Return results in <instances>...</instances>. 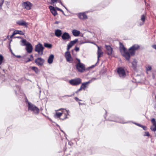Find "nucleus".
<instances>
[{"label": "nucleus", "mask_w": 156, "mask_h": 156, "mask_svg": "<svg viewBox=\"0 0 156 156\" xmlns=\"http://www.w3.org/2000/svg\"><path fill=\"white\" fill-rule=\"evenodd\" d=\"M140 47L139 45L134 44L129 49V52L125 51L123 54V56L128 61H129L130 56H133L135 55V51L137 50Z\"/></svg>", "instance_id": "obj_1"}, {"label": "nucleus", "mask_w": 156, "mask_h": 156, "mask_svg": "<svg viewBox=\"0 0 156 156\" xmlns=\"http://www.w3.org/2000/svg\"><path fill=\"white\" fill-rule=\"evenodd\" d=\"M57 111H61L62 112H56L55 114L54 115V117L56 118H60L61 115L64 113L65 117L63 119H62V120H64L66 118L67 115H69V110H67L63 108H61L58 110Z\"/></svg>", "instance_id": "obj_2"}, {"label": "nucleus", "mask_w": 156, "mask_h": 156, "mask_svg": "<svg viewBox=\"0 0 156 156\" xmlns=\"http://www.w3.org/2000/svg\"><path fill=\"white\" fill-rule=\"evenodd\" d=\"M28 110L32 112L36 115L38 114L40 111L39 109L37 106L30 102H28Z\"/></svg>", "instance_id": "obj_3"}, {"label": "nucleus", "mask_w": 156, "mask_h": 156, "mask_svg": "<svg viewBox=\"0 0 156 156\" xmlns=\"http://www.w3.org/2000/svg\"><path fill=\"white\" fill-rule=\"evenodd\" d=\"M76 59L77 61L78 62L76 63V67L78 72L80 73L83 72L86 69V68L85 65L80 62V59L77 58H76Z\"/></svg>", "instance_id": "obj_4"}, {"label": "nucleus", "mask_w": 156, "mask_h": 156, "mask_svg": "<svg viewBox=\"0 0 156 156\" xmlns=\"http://www.w3.org/2000/svg\"><path fill=\"white\" fill-rule=\"evenodd\" d=\"M44 49V48L42 44L40 43H38L35 45L34 50L39 55H42L43 54Z\"/></svg>", "instance_id": "obj_5"}, {"label": "nucleus", "mask_w": 156, "mask_h": 156, "mask_svg": "<svg viewBox=\"0 0 156 156\" xmlns=\"http://www.w3.org/2000/svg\"><path fill=\"white\" fill-rule=\"evenodd\" d=\"M82 80L80 78H76L70 80L69 83L73 86H77L81 83Z\"/></svg>", "instance_id": "obj_6"}, {"label": "nucleus", "mask_w": 156, "mask_h": 156, "mask_svg": "<svg viewBox=\"0 0 156 156\" xmlns=\"http://www.w3.org/2000/svg\"><path fill=\"white\" fill-rule=\"evenodd\" d=\"M65 57L67 62L70 63H72L73 62V59L72 58L70 52L67 51L65 53Z\"/></svg>", "instance_id": "obj_7"}, {"label": "nucleus", "mask_w": 156, "mask_h": 156, "mask_svg": "<svg viewBox=\"0 0 156 156\" xmlns=\"http://www.w3.org/2000/svg\"><path fill=\"white\" fill-rule=\"evenodd\" d=\"M117 73L120 77L123 78L126 75L125 71L124 69L122 67H119L118 68Z\"/></svg>", "instance_id": "obj_8"}, {"label": "nucleus", "mask_w": 156, "mask_h": 156, "mask_svg": "<svg viewBox=\"0 0 156 156\" xmlns=\"http://www.w3.org/2000/svg\"><path fill=\"white\" fill-rule=\"evenodd\" d=\"M97 79L95 78H92L90 80L87 82H84L82 83L81 87L84 90H85L86 88L88 86V84L91 83L93 81L96 80Z\"/></svg>", "instance_id": "obj_9"}, {"label": "nucleus", "mask_w": 156, "mask_h": 156, "mask_svg": "<svg viewBox=\"0 0 156 156\" xmlns=\"http://www.w3.org/2000/svg\"><path fill=\"white\" fill-rule=\"evenodd\" d=\"M44 61L43 58H38L35 59L34 62L37 65L41 66L43 65Z\"/></svg>", "instance_id": "obj_10"}, {"label": "nucleus", "mask_w": 156, "mask_h": 156, "mask_svg": "<svg viewBox=\"0 0 156 156\" xmlns=\"http://www.w3.org/2000/svg\"><path fill=\"white\" fill-rule=\"evenodd\" d=\"M98 50L97 51L98 55V61L94 65L92 66L93 67H94L97 64L99 60V58L102 56L103 52L102 51L101 49L98 46Z\"/></svg>", "instance_id": "obj_11"}, {"label": "nucleus", "mask_w": 156, "mask_h": 156, "mask_svg": "<svg viewBox=\"0 0 156 156\" xmlns=\"http://www.w3.org/2000/svg\"><path fill=\"white\" fill-rule=\"evenodd\" d=\"M22 6L27 10H30L31 8L32 4L29 2H27L23 3Z\"/></svg>", "instance_id": "obj_12"}, {"label": "nucleus", "mask_w": 156, "mask_h": 156, "mask_svg": "<svg viewBox=\"0 0 156 156\" xmlns=\"http://www.w3.org/2000/svg\"><path fill=\"white\" fill-rule=\"evenodd\" d=\"M70 38L69 34L67 32L64 33L62 36V39L66 41H68Z\"/></svg>", "instance_id": "obj_13"}, {"label": "nucleus", "mask_w": 156, "mask_h": 156, "mask_svg": "<svg viewBox=\"0 0 156 156\" xmlns=\"http://www.w3.org/2000/svg\"><path fill=\"white\" fill-rule=\"evenodd\" d=\"M78 41V39H76L74 40L71 41L67 45V49L69 50L70 48L72 47Z\"/></svg>", "instance_id": "obj_14"}, {"label": "nucleus", "mask_w": 156, "mask_h": 156, "mask_svg": "<svg viewBox=\"0 0 156 156\" xmlns=\"http://www.w3.org/2000/svg\"><path fill=\"white\" fill-rule=\"evenodd\" d=\"M105 47L106 50L107 54L111 55L113 51L112 48L109 45H105Z\"/></svg>", "instance_id": "obj_15"}, {"label": "nucleus", "mask_w": 156, "mask_h": 156, "mask_svg": "<svg viewBox=\"0 0 156 156\" xmlns=\"http://www.w3.org/2000/svg\"><path fill=\"white\" fill-rule=\"evenodd\" d=\"M26 49L28 53H30L32 52L33 50V47L30 43L29 42L27 43V44L26 46Z\"/></svg>", "instance_id": "obj_16"}, {"label": "nucleus", "mask_w": 156, "mask_h": 156, "mask_svg": "<svg viewBox=\"0 0 156 156\" xmlns=\"http://www.w3.org/2000/svg\"><path fill=\"white\" fill-rule=\"evenodd\" d=\"M49 8L52 14L54 16H56L57 14L56 10L55 9L54 7L52 6H50Z\"/></svg>", "instance_id": "obj_17"}, {"label": "nucleus", "mask_w": 156, "mask_h": 156, "mask_svg": "<svg viewBox=\"0 0 156 156\" xmlns=\"http://www.w3.org/2000/svg\"><path fill=\"white\" fill-rule=\"evenodd\" d=\"M16 34L23 35L24 34V33L21 30H15L13 32L11 36V38H12L14 35Z\"/></svg>", "instance_id": "obj_18"}, {"label": "nucleus", "mask_w": 156, "mask_h": 156, "mask_svg": "<svg viewBox=\"0 0 156 156\" xmlns=\"http://www.w3.org/2000/svg\"><path fill=\"white\" fill-rule=\"evenodd\" d=\"M78 16L80 19L82 20H84L87 18V16L85 13H79Z\"/></svg>", "instance_id": "obj_19"}, {"label": "nucleus", "mask_w": 156, "mask_h": 156, "mask_svg": "<svg viewBox=\"0 0 156 156\" xmlns=\"http://www.w3.org/2000/svg\"><path fill=\"white\" fill-rule=\"evenodd\" d=\"M109 120L110 121H115L116 122H119L121 123H127L128 122H124V120L123 119H119L118 120H115V119H109Z\"/></svg>", "instance_id": "obj_20"}, {"label": "nucleus", "mask_w": 156, "mask_h": 156, "mask_svg": "<svg viewBox=\"0 0 156 156\" xmlns=\"http://www.w3.org/2000/svg\"><path fill=\"white\" fill-rule=\"evenodd\" d=\"M55 34L56 37H59L62 35V31L60 30L57 29L55 30Z\"/></svg>", "instance_id": "obj_21"}, {"label": "nucleus", "mask_w": 156, "mask_h": 156, "mask_svg": "<svg viewBox=\"0 0 156 156\" xmlns=\"http://www.w3.org/2000/svg\"><path fill=\"white\" fill-rule=\"evenodd\" d=\"M54 58V55H53L51 54L50 55L48 60V63L49 64H51L53 62Z\"/></svg>", "instance_id": "obj_22"}, {"label": "nucleus", "mask_w": 156, "mask_h": 156, "mask_svg": "<svg viewBox=\"0 0 156 156\" xmlns=\"http://www.w3.org/2000/svg\"><path fill=\"white\" fill-rule=\"evenodd\" d=\"M30 58H27L26 56H23V59H25L26 58H27V60L25 61L26 63L32 61L34 59V57L32 55H30Z\"/></svg>", "instance_id": "obj_23"}, {"label": "nucleus", "mask_w": 156, "mask_h": 156, "mask_svg": "<svg viewBox=\"0 0 156 156\" xmlns=\"http://www.w3.org/2000/svg\"><path fill=\"white\" fill-rule=\"evenodd\" d=\"M72 33L74 36L77 37L79 36L80 34V32L79 30H73L72 31Z\"/></svg>", "instance_id": "obj_24"}, {"label": "nucleus", "mask_w": 156, "mask_h": 156, "mask_svg": "<svg viewBox=\"0 0 156 156\" xmlns=\"http://www.w3.org/2000/svg\"><path fill=\"white\" fill-rule=\"evenodd\" d=\"M120 44L119 49L120 52H121L122 51L124 52L126 51V48L121 43H120Z\"/></svg>", "instance_id": "obj_25"}, {"label": "nucleus", "mask_w": 156, "mask_h": 156, "mask_svg": "<svg viewBox=\"0 0 156 156\" xmlns=\"http://www.w3.org/2000/svg\"><path fill=\"white\" fill-rule=\"evenodd\" d=\"M17 23L20 26H23L25 27H27V23L24 21H19L17 22Z\"/></svg>", "instance_id": "obj_26"}, {"label": "nucleus", "mask_w": 156, "mask_h": 156, "mask_svg": "<svg viewBox=\"0 0 156 156\" xmlns=\"http://www.w3.org/2000/svg\"><path fill=\"white\" fill-rule=\"evenodd\" d=\"M145 17L144 15H142L141 16L140 20L142 21V22L140 23V26H141L144 24L145 22Z\"/></svg>", "instance_id": "obj_27"}, {"label": "nucleus", "mask_w": 156, "mask_h": 156, "mask_svg": "<svg viewBox=\"0 0 156 156\" xmlns=\"http://www.w3.org/2000/svg\"><path fill=\"white\" fill-rule=\"evenodd\" d=\"M132 66L133 68L135 69L137 66V62L136 60H134V61L132 62Z\"/></svg>", "instance_id": "obj_28"}, {"label": "nucleus", "mask_w": 156, "mask_h": 156, "mask_svg": "<svg viewBox=\"0 0 156 156\" xmlns=\"http://www.w3.org/2000/svg\"><path fill=\"white\" fill-rule=\"evenodd\" d=\"M44 46L45 47L49 48H51L52 47V45L51 44L44 43Z\"/></svg>", "instance_id": "obj_29"}, {"label": "nucleus", "mask_w": 156, "mask_h": 156, "mask_svg": "<svg viewBox=\"0 0 156 156\" xmlns=\"http://www.w3.org/2000/svg\"><path fill=\"white\" fill-rule=\"evenodd\" d=\"M31 69L34 71L35 73H38L39 72V70H38V68L34 66H33L31 67Z\"/></svg>", "instance_id": "obj_30"}, {"label": "nucleus", "mask_w": 156, "mask_h": 156, "mask_svg": "<svg viewBox=\"0 0 156 156\" xmlns=\"http://www.w3.org/2000/svg\"><path fill=\"white\" fill-rule=\"evenodd\" d=\"M21 41L22 43L23 44L22 45L23 46H27V41L26 40L23 39Z\"/></svg>", "instance_id": "obj_31"}, {"label": "nucleus", "mask_w": 156, "mask_h": 156, "mask_svg": "<svg viewBox=\"0 0 156 156\" xmlns=\"http://www.w3.org/2000/svg\"><path fill=\"white\" fill-rule=\"evenodd\" d=\"M151 122L153 124L152 126H156V122L155 119L154 118L152 119H151Z\"/></svg>", "instance_id": "obj_32"}, {"label": "nucleus", "mask_w": 156, "mask_h": 156, "mask_svg": "<svg viewBox=\"0 0 156 156\" xmlns=\"http://www.w3.org/2000/svg\"><path fill=\"white\" fill-rule=\"evenodd\" d=\"M4 59L3 56L1 55H0V65H1L3 62V61Z\"/></svg>", "instance_id": "obj_33"}, {"label": "nucleus", "mask_w": 156, "mask_h": 156, "mask_svg": "<svg viewBox=\"0 0 156 156\" xmlns=\"http://www.w3.org/2000/svg\"><path fill=\"white\" fill-rule=\"evenodd\" d=\"M150 129L152 131L155 132L156 131V126H152Z\"/></svg>", "instance_id": "obj_34"}, {"label": "nucleus", "mask_w": 156, "mask_h": 156, "mask_svg": "<svg viewBox=\"0 0 156 156\" xmlns=\"http://www.w3.org/2000/svg\"><path fill=\"white\" fill-rule=\"evenodd\" d=\"M4 0H0V9L2 8V5L3 4Z\"/></svg>", "instance_id": "obj_35"}, {"label": "nucleus", "mask_w": 156, "mask_h": 156, "mask_svg": "<svg viewBox=\"0 0 156 156\" xmlns=\"http://www.w3.org/2000/svg\"><path fill=\"white\" fill-rule=\"evenodd\" d=\"M55 8L56 9L58 10V11H60V12H62V13L64 15H65V13L61 9H60L58 8V7H55Z\"/></svg>", "instance_id": "obj_36"}, {"label": "nucleus", "mask_w": 156, "mask_h": 156, "mask_svg": "<svg viewBox=\"0 0 156 156\" xmlns=\"http://www.w3.org/2000/svg\"><path fill=\"white\" fill-rule=\"evenodd\" d=\"M50 4H52L55 3H57L58 2V0H51Z\"/></svg>", "instance_id": "obj_37"}, {"label": "nucleus", "mask_w": 156, "mask_h": 156, "mask_svg": "<svg viewBox=\"0 0 156 156\" xmlns=\"http://www.w3.org/2000/svg\"><path fill=\"white\" fill-rule=\"evenodd\" d=\"M152 68L151 66H148L147 68V71H150L151 70Z\"/></svg>", "instance_id": "obj_38"}, {"label": "nucleus", "mask_w": 156, "mask_h": 156, "mask_svg": "<svg viewBox=\"0 0 156 156\" xmlns=\"http://www.w3.org/2000/svg\"><path fill=\"white\" fill-rule=\"evenodd\" d=\"M145 134L144 135V136H150V135L149 133L148 132H145Z\"/></svg>", "instance_id": "obj_39"}, {"label": "nucleus", "mask_w": 156, "mask_h": 156, "mask_svg": "<svg viewBox=\"0 0 156 156\" xmlns=\"http://www.w3.org/2000/svg\"><path fill=\"white\" fill-rule=\"evenodd\" d=\"M75 50L76 51H78L79 50V48L77 47H75L74 48Z\"/></svg>", "instance_id": "obj_40"}, {"label": "nucleus", "mask_w": 156, "mask_h": 156, "mask_svg": "<svg viewBox=\"0 0 156 156\" xmlns=\"http://www.w3.org/2000/svg\"><path fill=\"white\" fill-rule=\"evenodd\" d=\"M133 123L135 124H136V125L140 126V127H142V125L140 124H138L137 123H135V122H133Z\"/></svg>", "instance_id": "obj_41"}, {"label": "nucleus", "mask_w": 156, "mask_h": 156, "mask_svg": "<svg viewBox=\"0 0 156 156\" xmlns=\"http://www.w3.org/2000/svg\"><path fill=\"white\" fill-rule=\"evenodd\" d=\"M141 127L142 128H143V129L144 130H147V127L146 126H143L142 125V126Z\"/></svg>", "instance_id": "obj_42"}, {"label": "nucleus", "mask_w": 156, "mask_h": 156, "mask_svg": "<svg viewBox=\"0 0 156 156\" xmlns=\"http://www.w3.org/2000/svg\"><path fill=\"white\" fill-rule=\"evenodd\" d=\"M74 95V94H71V95H65L64 96H62V97L63 98L65 97H72V96H73V95Z\"/></svg>", "instance_id": "obj_43"}, {"label": "nucleus", "mask_w": 156, "mask_h": 156, "mask_svg": "<svg viewBox=\"0 0 156 156\" xmlns=\"http://www.w3.org/2000/svg\"><path fill=\"white\" fill-rule=\"evenodd\" d=\"M152 47L153 48H154L156 50V44L153 45L152 46Z\"/></svg>", "instance_id": "obj_44"}, {"label": "nucleus", "mask_w": 156, "mask_h": 156, "mask_svg": "<svg viewBox=\"0 0 156 156\" xmlns=\"http://www.w3.org/2000/svg\"><path fill=\"white\" fill-rule=\"evenodd\" d=\"M15 57H16L17 58H21V56L20 55H15Z\"/></svg>", "instance_id": "obj_45"}, {"label": "nucleus", "mask_w": 156, "mask_h": 156, "mask_svg": "<svg viewBox=\"0 0 156 156\" xmlns=\"http://www.w3.org/2000/svg\"><path fill=\"white\" fill-rule=\"evenodd\" d=\"M75 100H76V101H77L79 100L78 98L76 97H75Z\"/></svg>", "instance_id": "obj_46"}, {"label": "nucleus", "mask_w": 156, "mask_h": 156, "mask_svg": "<svg viewBox=\"0 0 156 156\" xmlns=\"http://www.w3.org/2000/svg\"><path fill=\"white\" fill-rule=\"evenodd\" d=\"M83 89L82 88V87L80 86V88L78 89V90L80 91L82 90Z\"/></svg>", "instance_id": "obj_47"}, {"label": "nucleus", "mask_w": 156, "mask_h": 156, "mask_svg": "<svg viewBox=\"0 0 156 156\" xmlns=\"http://www.w3.org/2000/svg\"><path fill=\"white\" fill-rule=\"evenodd\" d=\"M59 3H60V4L63 6H64V5L62 3V2L60 1V2H59Z\"/></svg>", "instance_id": "obj_48"}, {"label": "nucleus", "mask_w": 156, "mask_h": 156, "mask_svg": "<svg viewBox=\"0 0 156 156\" xmlns=\"http://www.w3.org/2000/svg\"><path fill=\"white\" fill-rule=\"evenodd\" d=\"M16 37L18 38H21V37H20V36H19V37H15V38H16Z\"/></svg>", "instance_id": "obj_49"}, {"label": "nucleus", "mask_w": 156, "mask_h": 156, "mask_svg": "<svg viewBox=\"0 0 156 156\" xmlns=\"http://www.w3.org/2000/svg\"><path fill=\"white\" fill-rule=\"evenodd\" d=\"M63 6L64 7V8L66 9L67 10H68V9L67 8L66 6H65L64 5Z\"/></svg>", "instance_id": "obj_50"}, {"label": "nucleus", "mask_w": 156, "mask_h": 156, "mask_svg": "<svg viewBox=\"0 0 156 156\" xmlns=\"http://www.w3.org/2000/svg\"><path fill=\"white\" fill-rule=\"evenodd\" d=\"M12 55H13L14 56H15V55H15L14 54V53H13L12 52Z\"/></svg>", "instance_id": "obj_51"}, {"label": "nucleus", "mask_w": 156, "mask_h": 156, "mask_svg": "<svg viewBox=\"0 0 156 156\" xmlns=\"http://www.w3.org/2000/svg\"><path fill=\"white\" fill-rule=\"evenodd\" d=\"M12 55H13L14 56H15V55H15L14 54V53H13L12 52Z\"/></svg>", "instance_id": "obj_52"}, {"label": "nucleus", "mask_w": 156, "mask_h": 156, "mask_svg": "<svg viewBox=\"0 0 156 156\" xmlns=\"http://www.w3.org/2000/svg\"><path fill=\"white\" fill-rule=\"evenodd\" d=\"M79 91H80L78 90V89L77 90V91H76V93H78V92H79Z\"/></svg>", "instance_id": "obj_53"}, {"label": "nucleus", "mask_w": 156, "mask_h": 156, "mask_svg": "<svg viewBox=\"0 0 156 156\" xmlns=\"http://www.w3.org/2000/svg\"><path fill=\"white\" fill-rule=\"evenodd\" d=\"M58 21H56V22H55V23H56V24H58Z\"/></svg>", "instance_id": "obj_54"}, {"label": "nucleus", "mask_w": 156, "mask_h": 156, "mask_svg": "<svg viewBox=\"0 0 156 156\" xmlns=\"http://www.w3.org/2000/svg\"><path fill=\"white\" fill-rule=\"evenodd\" d=\"M61 131L63 133H64V131H63L62 130H61Z\"/></svg>", "instance_id": "obj_55"}, {"label": "nucleus", "mask_w": 156, "mask_h": 156, "mask_svg": "<svg viewBox=\"0 0 156 156\" xmlns=\"http://www.w3.org/2000/svg\"><path fill=\"white\" fill-rule=\"evenodd\" d=\"M84 43V42L81 43H80V44H82Z\"/></svg>", "instance_id": "obj_56"}, {"label": "nucleus", "mask_w": 156, "mask_h": 156, "mask_svg": "<svg viewBox=\"0 0 156 156\" xmlns=\"http://www.w3.org/2000/svg\"><path fill=\"white\" fill-rule=\"evenodd\" d=\"M74 62H75V63H77L76 62H75V61H74Z\"/></svg>", "instance_id": "obj_57"}, {"label": "nucleus", "mask_w": 156, "mask_h": 156, "mask_svg": "<svg viewBox=\"0 0 156 156\" xmlns=\"http://www.w3.org/2000/svg\"><path fill=\"white\" fill-rule=\"evenodd\" d=\"M155 98H156V96Z\"/></svg>", "instance_id": "obj_58"}]
</instances>
